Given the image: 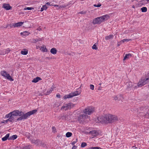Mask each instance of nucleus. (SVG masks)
<instances>
[{"mask_svg":"<svg viewBox=\"0 0 149 149\" xmlns=\"http://www.w3.org/2000/svg\"><path fill=\"white\" fill-rule=\"evenodd\" d=\"M37 30L39 31H40L41 30V29L40 28H39Z\"/></svg>","mask_w":149,"mask_h":149,"instance_id":"obj_53","label":"nucleus"},{"mask_svg":"<svg viewBox=\"0 0 149 149\" xmlns=\"http://www.w3.org/2000/svg\"><path fill=\"white\" fill-rule=\"evenodd\" d=\"M56 96L57 97L59 98L60 97V95L59 94H58L56 95Z\"/></svg>","mask_w":149,"mask_h":149,"instance_id":"obj_48","label":"nucleus"},{"mask_svg":"<svg viewBox=\"0 0 149 149\" xmlns=\"http://www.w3.org/2000/svg\"><path fill=\"white\" fill-rule=\"evenodd\" d=\"M76 147L75 146H73V147L72 148V149H76Z\"/></svg>","mask_w":149,"mask_h":149,"instance_id":"obj_49","label":"nucleus"},{"mask_svg":"<svg viewBox=\"0 0 149 149\" xmlns=\"http://www.w3.org/2000/svg\"><path fill=\"white\" fill-rule=\"evenodd\" d=\"M132 56V55L131 54L129 53L128 54H126L123 60H125L127 59L130 58Z\"/></svg>","mask_w":149,"mask_h":149,"instance_id":"obj_21","label":"nucleus"},{"mask_svg":"<svg viewBox=\"0 0 149 149\" xmlns=\"http://www.w3.org/2000/svg\"><path fill=\"white\" fill-rule=\"evenodd\" d=\"M88 117V116L84 113H82L78 118V120L80 123L83 122Z\"/></svg>","mask_w":149,"mask_h":149,"instance_id":"obj_9","label":"nucleus"},{"mask_svg":"<svg viewBox=\"0 0 149 149\" xmlns=\"http://www.w3.org/2000/svg\"><path fill=\"white\" fill-rule=\"evenodd\" d=\"M52 130L53 132H56V128L54 127H52Z\"/></svg>","mask_w":149,"mask_h":149,"instance_id":"obj_41","label":"nucleus"},{"mask_svg":"<svg viewBox=\"0 0 149 149\" xmlns=\"http://www.w3.org/2000/svg\"><path fill=\"white\" fill-rule=\"evenodd\" d=\"M40 50L43 52H47L48 50L46 48V46L44 45L40 46Z\"/></svg>","mask_w":149,"mask_h":149,"instance_id":"obj_14","label":"nucleus"},{"mask_svg":"<svg viewBox=\"0 0 149 149\" xmlns=\"http://www.w3.org/2000/svg\"><path fill=\"white\" fill-rule=\"evenodd\" d=\"M52 91V89L51 88L50 89V90L49 91V92L47 91L48 93H47V94H49V93H51Z\"/></svg>","mask_w":149,"mask_h":149,"instance_id":"obj_45","label":"nucleus"},{"mask_svg":"<svg viewBox=\"0 0 149 149\" xmlns=\"http://www.w3.org/2000/svg\"><path fill=\"white\" fill-rule=\"evenodd\" d=\"M86 146V143L85 142H83L82 143L81 147L82 148H84Z\"/></svg>","mask_w":149,"mask_h":149,"instance_id":"obj_37","label":"nucleus"},{"mask_svg":"<svg viewBox=\"0 0 149 149\" xmlns=\"http://www.w3.org/2000/svg\"><path fill=\"white\" fill-rule=\"evenodd\" d=\"M17 138V136L16 135H13L10 137V139L14 140Z\"/></svg>","mask_w":149,"mask_h":149,"instance_id":"obj_34","label":"nucleus"},{"mask_svg":"<svg viewBox=\"0 0 149 149\" xmlns=\"http://www.w3.org/2000/svg\"><path fill=\"white\" fill-rule=\"evenodd\" d=\"M32 142L33 143H35L36 145H40L39 143H40V141L38 140H33L32 141Z\"/></svg>","mask_w":149,"mask_h":149,"instance_id":"obj_26","label":"nucleus"},{"mask_svg":"<svg viewBox=\"0 0 149 149\" xmlns=\"http://www.w3.org/2000/svg\"><path fill=\"white\" fill-rule=\"evenodd\" d=\"M54 6H58V5H54Z\"/></svg>","mask_w":149,"mask_h":149,"instance_id":"obj_56","label":"nucleus"},{"mask_svg":"<svg viewBox=\"0 0 149 149\" xmlns=\"http://www.w3.org/2000/svg\"><path fill=\"white\" fill-rule=\"evenodd\" d=\"M50 52L53 54H55L57 53V50L55 48H53L51 49Z\"/></svg>","mask_w":149,"mask_h":149,"instance_id":"obj_20","label":"nucleus"},{"mask_svg":"<svg viewBox=\"0 0 149 149\" xmlns=\"http://www.w3.org/2000/svg\"><path fill=\"white\" fill-rule=\"evenodd\" d=\"M76 141H73L72 142V144L73 145H74V144L76 143Z\"/></svg>","mask_w":149,"mask_h":149,"instance_id":"obj_47","label":"nucleus"},{"mask_svg":"<svg viewBox=\"0 0 149 149\" xmlns=\"http://www.w3.org/2000/svg\"><path fill=\"white\" fill-rule=\"evenodd\" d=\"M72 97V95L71 93L68 95H66L63 97V98L64 99H66L67 98H69Z\"/></svg>","mask_w":149,"mask_h":149,"instance_id":"obj_18","label":"nucleus"},{"mask_svg":"<svg viewBox=\"0 0 149 149\" xmlns=\"http://www.w3.org/2000/svg\"><path fill=\"white\" fill-rule=\"evenodd\" d=\"M148 78H146L145 79H141V81L138 83L137 86L138 87H141L145 85L148 82Z\"/></svg>","mask_w":149,"mask_h":149,"instance_id":"obj_8","label":"nucleus"},{"mask_svg":"<svg viewBox=\"0 0 149 149\" xmlns=\"http://www.w3.org/2000/svg\"><path fill=\"white\" fill-rule=\"evenodd\" d=\"M72 133L70 132H68L66 134V136L67 137H69L72 135Z\"/></svg>","mask_w":149,"mask_h":149,"instance_id":"obj_33","label":"nucleus"},{"mask_svg":"<svg viewBox=\"0 0 149 149\" xmlns=\"http://www.w3.org/2000/svg\"><path fill=\"white\" fill-rule=\"evenodd\" d=\"M40 46H36V48L37 49H40Z\"/></svg>","mask_w":149,"mask_h":149,"instance_id":"obj_50","label":"nucleus"},{"mask_svg":"<svg viewBox=\"0 0 149 149\" xmlns=\"http://www.w3.org/2000/svg\"><path fill=\"white\" fill-rule=\"evenodd\" d=\"M10 51V50L9 48H8L5 50V53L3 54H1V55H4L5 54H8Z\"/></svg>","mask_w":149,"mask_h":149,"instance_id":"obj_30","label":"nucleus"},{"mask_svg":"<svg viewBox=\"0 0 149 149\" xmlns=\"http://www.w3.org/2000/svg\"><path fill=\"white\" fill-rule=\"evenodd\" d=\"M12 149H21V148L17 146H15Z\"/></svg>","mask_w":149,"mask_h":149,"instance_id":"obj_44","label":"nucleus"},{"mask_svg":"<svg viewBox=\"0 0 149 149\" xmlns=\"http://www.w3.org/2000/svg\"><path fill=\"white\" fill-rule=\"evenodd\" d=\"M89 134L91 135L93 137L96 136L98 135V133L95 130H93L90 132Z\"/></svg>","mask_w":149,"mask_h":149,"instance_id":"obj_16","label":"nucleus"},{"mask_svg":"<svg viewBox=\"0 0 149 149\" xmlns=\"http://www.w3.org/2000/svg\"><path fill=\"white\" fill-rule=\"evenodd\" d=\"M9 26L10 27H12L13 26V25H12L10 24Z\"/></svg>","mask_w":149,"mask_h":149,"instance_id":"obj_54","label":"nucleus"},{"mask_svg":"<svg viewBox=\"0 0 149 149\" xmlns=\"http://www.w3.org/2000/svg\"><path fill=\"white\" fill-rule=\"evenodd\" d=\"M23 22H20L13 24L14 27H18L22 26L23 24Z\"/></svg>","mask_w":149,"mask_h":149,"instance_id":"obj_17","label":"nucleus"},{"mask_svg":"<svg viewBox=\"0 0 149 149\" xmlns=\"http://www.w3.org/2000/svg\"><path fill=\"white\" fill-rule=\"evenodd\" d=\"M95 110L94 107H88L86 108L83 111V113L85 114L90 115L93 113Z\"/></svg>","mask_w":149,"mask_h":149,"instance_id":"obj_5","label":"nucleus"},{"mask_svg":"<svg viewBox=\"0 0 149 149\" xmlns=\"http://www.w3.org/2000/svg\"><path fill=\"white\" fill-rule=\"evenodd\" d=\"M113 37V35H111L108 36H106L105 37V39L106 40H109L110 39L112 38Z\"/></svg>","mask_w":149,"mask_h":149,"instance_id":"obj_29","label":"nucleus"},{"mask_svg":"<svg viewBox=\"0 0 149 149\" xmlns=\"http://www.w3.org/2000/svg\"><path fill=\"white\" fill-rule=\"evenodd\" d=\"M62 119H65V118H64V116H62Z\"/></svg>","mask_w":149,"mask_h":149,"instance_id":"obj_55","label":"nucleus"},{"mask_svg":"<svg viewBox=\"0 0 149 149\" xmlns=\"http://www.w3.org/2000/svg\"><path fill=\"white\" fill-rule=\"evenodd\" d=\"M33 9V8L32 7H27L25 8L24 9V10H30L32 9Z\"/></svg>","mask_w":149,"mask_h":149,"instance_id":"obj_35","label":"nucleus"},{"mask_svg":"<svg viewBox=\"0 0 149 149\" xmlns=\"http://www.w3.org/2000/svg\"><path fill=\"white\" fill-rule=\"evenodd\" d=\"M37 111L36 110H34L31 111H29L25 114H23V113L22 115L21 116V117L18 118L17 120V121H20L24 119H26L29 116L32 115L36 113Z\"/></svg>","mask_w":149,"mask_h":149,"instance_id":"obj_3","label":"nucleus"},{"mask_svg":"<svg viewBox=\"0 0 149 149\" xmlns=\"http://www.w3.org/2000/svg\"><path fill=\"white\" fill-rule=\"evenodd\" d=\"M130 87L132 88L136 89L138 87L136 84L131 83L129 84Z\"/></svg>","mask_w":149,"mask_h":149,"instance_id":"obj_19","label":"nucleus"},{"mask_svg":"<svg viewBox=\"0 0 149 149\" xmlns=\"http://www.w3.org/2000/svg\"><path fill=\"white\" fill-rule=\"evenodd\" d=\"M132 7H133V8H134V6H132Z\"/></svg>","mask_w":149,"mask_h":149,"instance_id":"obj_58","label":"nucleus"},{"mask_svg":"<svg viewBox=\"0 0 149 149\" xmlns=\"http://www.w3.org/2000/svg\"><path fill=\"white\" fill-rule=\"evenodd\" d=\"M121 44H120V42H118L117 45L118 46H119L121 45Z\"/></svg>","mask_w":149,"mask_h":149,"instance_id":"obj_51","label":"nucleus"},{"mask_svg":"<svg viewBox=\"0 0 149 149\" xmlns=\"http://www.w3.org/2000/svg\"><path fill=\"white\" fill-rule=\"evenodd\" d=\"M148 78H146L145 79H141V81L138 83L137 86L138 87H141L145 85L148 82Z\"/></svg>","mask_w":149,"mask_h":149,"instance_id":"obj_7","label":"nucleus"},{"mask_svg":"<svg viewBox=\"0 0 149 149\" xmlns=\"http://www.w3.org/2000/svg\"><path fill=\"white\" fill-rule=\"evenodd\" d=\"M141 11L142 12H146L147 11V9L146 7H143L141 8Z\"/></svg>","mask_w":149,"mask_h":149,"instance_id":"obj_31","label":"nucleus"},{"mask_svg":"<svg viewBox=\"0 0 149 149\" xmlns=\"http://www.w3.org/2000/svg\"><path fill=\"white\" fill-rule=\"evenodd\" d=\"M149 2V0H143L142 3L143 4H147L148 2Z\"/></svg>","mask_w":149,"mask_h":149,"instance_id":"obj_38","label":"nucleus"},{"mask_svg":"<svg viewBox=\"0 0 149 149\" xmlns=\"http://www.w3.org/2000/svg\"><path fill=\"white\" fill-rule=\"evenodd\" d=\"M23 112L19 110H15L6 114L5 116L6 118L7 119L9 122L13 123L15 121V116H20L22 115Z\"/></svg>","mask_w":149,"mask_h":149,"instance_id":"obj_1","label":"nucleus"},{"mask_svg":"<svg viewBox=\"0 0 149 149\" xmlns=\"http://www.w3.org/2000/svg\"><path fill=\"white\" fill-rule=\"evenodd\" d=\"M94 87L93 85L92 84H91L90 85V88L92 90H93L94 89Z\"/></svg>","mask_w":149,"mask_h":149,"instance_id":"obj_40","label":"nucleus"},{"mask_svg":"<svg viewBox=\"0 0 149 149\" xmlns=\"http://www.w3.org/2000/svg\"><path fill=\"white\" fill-rule=\"evenodd\" d=\"M41 79L39 77H37L36 78L32 80V82L36 83L38 82L39 80H40Z\"/></svg>","mask_w":149,"mask_h":149,"instance_id":"obj_22","label":"nucleus"},{"mask_svg":"<svg viewBox=\"0 0 149 149\" xmlns=\"http://www.w3.org/2000/svg\"><path fill=\"white\" fill-rule=\"evenodd\" d=\"M1 45V44L0 43V45Z\"/></svg>","mask_w":149,"mask_h":149,"instance_id":"obj_59","label":"nucleus"},{"mask_svg":"<svg viewBox=\"0 0 149 149\" xmlns=\"http://www.w3.org/2000/svg\"><path fill=\"white\" fill-rule=\"evenodd\" d=\"M62 7L65 8V6H63L62 5V6H59V8H62Z\"/></svg>","mask_w":149,"mask_h":149,"instance_id":"obj_46","label":"nucleus"},{"mask_svg":"<svg viewBox=\"0 0 149 149\" xmlns=\"http://www.w3.org/2000/svg\"><path fill=\"white\" fill-rule=\"evenodd\" d=\"M87 149H102L100 147H90L87 148Z\"/></svg>","mask_w":149,"mask_h":149,"instance_id":"obj_32","label":"nucleus"},{"mask_svg":"<svg viewBox=\"0 0 149 149\" xmlns=\"http://www.w3.org/2000/svg\"><path fill=\"white\" fill-rule=\"evenodd\" d=\"M100 17H98L94 19L92 23L93 24H100L102 23Z\"/></svg>","mask_w":149,"mask_h":149,"instance_id":"obj_10","label":"nucleus"},{"mask_svg":"<svg viewBox=\"0 0 149 149\" xmlns=\"http://www.w3.org/2000/svg\"><path fill=\"white\" fill-rule=\"evenodd\" d=\"M102 22L108 20L109 18V16L108 15H105L100 17Z\"/></svg>","mask_w":149,"mask_h":149,"instance_id":"obj_11","label":"nucleus"},{"mask_svg":"<svg viewBox=\"0 0 149 149\" xmlns=\"http://www.w3.org/2000/svg\"><path fill=\"white\" fill-rule=\"evenodd\" d=\"M101 6V5L100 4L96 5V4H94V6L96 7H100Z\"/></svg>","mask_w":149,"mask_h":149,"instance_id":"obj_42","label":"nucleus"},{"mask_svg":"<svg viewBox=\"0 0 149 149\" xmlns=\"http://www.w3.org/2000/svg\"><path fill=\"white\" fill-rule=\"evenodd\" d=\"M46 4L48 5H50V3L49 2H47L46 3Z\"/></svg>","mask_w":149,"mask_h":149,"instance_id":"obj_52","label":"nucleus"},{"mask_svg":"<svg viewBox=\"0 0 149 149\" xmlns=\"http://www.w3.org/2000/svg\"><path fill=\"white\" fill-rule=\"evenodd\" d=\"M9 134H7L5 136L2 138V139L3 141H6L7 139L9 137Z\"/></svg>","mask_w":149,"mask_h":149,"instance_id":"obj_24","label":"nucleus"},{"mask_svg":"<svg viewBox=\"0 0 149 149\" xmlns=\"http://www.w3.org/2000/svg\"><path fill=\"white\" fill-rule=\"evenodd\" d=\"M29 34V33L27 31H24L23 32H21L20 33V34L21 35H23V36H28Z\"/></svg>","mask_w":149,"mask_h":149,"instance_id":"obj_25","label":"nucleus"},{"mask_svg":"<svg viewBox=\"0 0 149 149\" xmlns=\"http://www.w3.org/2000/svg\"><path fill=\"white\" fill-rule=\"evenodd\" d=\"M130 39H125L122 40L120 42V44H122L123 43H124V42H127L129 41L130 40Z\"/></svg>","mask_w":149,"mask_h":149,"instance_id":"obj_27","label":"nucleus"},{"mask_svg":"<svg viewBox=\"0 0 149 149\" xmlns=\"http://www.w3.org/2000/svg\"><path fill=\"white\" fill-rule=\"evenodd\" d=\"M80 13H81V14H83V12H80Z\"/></svg>","mask_w":149,"mask_h":149,"instance_id":"obj_57","label":"nucleus"},{"mask_svg":"<svg viewBox=\"0 0 149 149\" xmlns=\"http://www.w3.org/2000/svg\"><path fill=\"white\" fill-rule=\"evenodd\" d=\"M21 53L22 55H26L28 54V51L26 49H24L21 51Z\"/></svg>","mask_w":149,"mask_h":149,"instance_id":"obj_23","label":"nucleus"},{"mask_svg":"<svg viewBox=\"0 0 149 149\" xmlns=\"http://www.w3.org/2000/svg\"><path fill=\"white\" fill-rule=\"evenodd\" d=\"M75 105V104L71 103L66 104L61 107V109L64 110H69L74 107Z\"/></svg>","mask_w":149,"mask_h":149,"instance_id":"obj_6","label":"nucleus"},{"mask_svg":"<svg viewBox=\"0 0 149 149\" xmlns=\"http://www.w3.org/2000/svg\"><path fill=\"white\" fill-rule=\"evenodd\" d=\"M0 74L2 76L6 79L10 81H13L14 79L12 78L10 74L7 73L6 71L4 70L1 71L0 72Z\"/></svg>","mask_w":149,"mask_h":149,"instance_id":"obj_4","label":"nucleus"},{"mask_svg":"<svg viewBox=\"0 0 149 149\" xmlns=\"http://www.w3.org/2000/svg\"><path fill=\"white\" fill-rule=\"evenodd\" d=\"M22 149H31L29 146H25Z\"/></svg>","mask_w":149,"mask_h":149,"instance_id":"obj_43","label":"nucleus"},{"mask_svg":"<svg viewBox=\"0 0 149 149\" xmlns=\"http://www.w3.org/2000/svg\"><path fill=\"white\" fill-rule=\"evenodd\" d=\"M92 49H93L97 50V47L95 44H94L92 47Z\"/></svg>","mask_w":149,"mask_h":149,"instance_id":"obj_36","label":"nucleus"},{"mask_svg":"<svg viewBox=\"0 0 149 149\" xmlns=\"http://www.w3.org/2000/svg\"><path fill=\"white\" fill-rule=\"evenodd\" d=\"M47 8V7L46 5L43 6L41 8L40 11H42L44 10H46Z\"/></svg>","mask_w":149,"mask_h":149,"instance_id":"obj_28","label":"nucleus"},{"mask_svg":"<svg viewBox=\"0 0 149 149\" xmlns=\"http://www.w3.org/2000/svg\"><path fill=\"white\" fill-rule=\"evenodd\" d=\"M81 92L80 91H77L71 94L72 95V97L79 95L80 94Z\"/></svg>","mask_w":149,"mask_h":149,"instance_id":"obj_15","label":"nucleus"},{"mask_svg":"<svg viewBox=\"0 0 149 149\" xmlns=\"http://www.w3.org/2000/svg\"><path fill=\"white\" fill-rule=\"evenodd\" d=\"M9 122L8 119H7L6 120H4L3 121H2L1 123H5V124H7L8 122Z\"/></svg>","mask_w":149,"mask_h":149,"instance_id":"obj_39","label":"nucleus"},{"mask_svg":"<svg viewBox=\"0 0 149 149\" xmlns=\"http://www.w3.org/2000/svg\"><path fill=\"white\" fill-rule=\"evenodd\" d=\"M2 7L4 8L6 10H8L11 9V7L8 4H4L3 5Z\"/></svg>","mask_w":149,"mask_h":149,"instance_id":"obj_13","label":"nucleus"},{"mask_svg":"<svg viewBox=\"0 0 149 149\" xmlns=\"http://www.w3.org/2000/svg\"><path fill=\"white\" fill-rule=\"evenodd\" d=\"M105 123H109L113 122L116 121L117 118L116 116L108 114L105 116Z\"/></svg>","mask_w":149,"mask_h":149,"instance_id":"obj_2","label":"nucleus"},{"mask_svg":"<svg viewBox=\"0 0 149 149\" xmlns=\"http://www.w3.org/2000/svg\"><path fill=\"white\" fill-rule=\"evenodd\" d=\"M105 116H100L98 118L99 122L101 123H105Z\"/></svg>","mask_w":149,"mask_h":149,"instance_id":"obj_12","label":"nucleus"}]
</instances>
